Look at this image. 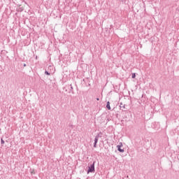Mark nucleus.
<instances>
[{"instance_id": "obj_1", "label": "nucleus", "mask_w": 179, "mask_h": 179, "mask_svg": "<svg viewBox=\"0 0 179 179\" xmlns=\"http://www.w3.org/2000/svg\"><path fill=\"white\" fill-rule=\"evenodd\" d=\"M93 171H94V162L88 166L87 174H89V173H93Z\"/></svg>"}, {"instance_id": "obj_2", "label": "nucleus", "mask_w": 179, "mask_h": 179, "mask_svg": "<svg viewBox=\"0 0 179 179\" xmlns=\"http://www.w3.org/2000/svg\"><path fill=\"white\" fill-rule=\"evenodd\" d=\"M118 152H120V153H124V149H122L121 148H122V143H120L119 145H117L116 146Z\"/></svg>"}, {"instance_id": "obj_3", "label": "nucleus", "mask_w": 179, "mask_h": 179, "mask_svg": "<svg viewBox=\"0 0 179 179\" xmlns=\"http://www.w3.org/2000/svg\"><path fill=\"white\" fill-rule=\"evenodd\" d=\"M97 142H99L98 137H95L94 143V148H97Z\"/></svg>"}, {"instance_id": "obj_4", "label": "nucleus", "mask_w": 179, "mask_h": 179, "mask_svg": "<svg viewBox=\"0 0 179 179\" xmlns=\"http://www.w3.org/2000/svg\"><path fill=\"white\" fill-rule=\"evenodd\" d=\"M106 108H108V110H111V107L110 106V101L107 102Z\"/></svg>"}, {"instance_id": "obj_5", "label": "nucleus", "mask_w": 179, "mask_h": 179, "mask_svg": "<svg viewBox=\"0 0 179 179\" xmlns=\"http://www.w3.org/2000/svg\"><path fill=\"white\" fill-rule=\"evenodd\" d=\"M45 74L50 76V75H51V73H50V72L45 71Z\"/></svg>"}, {"instance_id": "obj_6", "label": "nucleus", "mask_w": 179, "mask_h": 179, "mask_svg": "<svg viewBox=\"0 0 179 179\" xmlns=\"http://www.w3.org/2000/svg\"><path fill=\"white\" fill-rule=\"evenodd\" d=\"M136 77V75L135 74V73H132V78L135 79V78Z\"/></svg>"}, {"instance_id": "obj_7", "label": "nucleus", "mask_w": 179, "mask_h": 179, "mask_svg": "<svg viewBox=\"0 0 179 179\" xmlns=\"http://www.w3.org/2000/svg\"><path fill=\"white\" fill-rule=\"evenodd\" d=\"M1 145L5 144V141L3 138L1 139Z\"/></svg>"}, {"instance_id": "obj_8", "label": "nucleus", "mask_w": 179, "mask_h": 179, "mask_svg": "<svg viewBox=\"0 0 179 179\" xmlns=\"http://www.w3.org/2000/svg\"><path fill=\"white\" fill-rule=\"evenodd\" d=\"M100 136H100V134H98V135H96V136H95V138H97V137H98V139H99V138Z\"/></svg>"}, {"instance_id": "obj_9", "label": "nucleus", "mask_w": 179, "mask_h": 179, "mask_svg": "<svg viewBox=\"0 0 179 179\" xmlns=\"http://www.w3.org/2000/svg\"><path fill=\"white\" fill-rule=\"evenodd\" d=\"M50 68H52V66H50L48 67V69H50Z\"/></svg>"}, {"instance_id": "obj_10", "label": "nucleus", "mask_w": 179, "mask_h": 179, "mask_svg": "<svg viewBox=\"0 0 179 179\" xmlns=\"http://www.w3.org/2000/svg\"><path fill=\"white\" fill-rule=\"evenodd\" d=\"M96 100L99 101V100H100V99L97 98Z\"/></svg>"}, {"instance_id": "obj_11", "label": "nucleus", "mask_w": 179, "mask_h": 179, "mask_svg": "<svg viewBox=\"0 0 179 179\" xmlns=\"http://www.w3.org/2000/svg\"><path fill=\"white\" fill-rule=\"evenodd\" d=\"M123 108H125V105L123 106Z\"/></svg>"}, {"instance_id": "obj_12", "label": "nucleus", "mask_w": 179, "mask_h": 179, "mask_svg": "<svg viewBox=\"0 0 179 179\" xmlns=\"http://www.w3.org/2000/svg\"><path fill=\"white\" fill-rule=\"evenodd\" d=\"M36 59H37V56L36 57Z\"/></svg>"}, {"instance_id": "obj_13", "label": "nucleus", "mask_w": 179, "mask_h": 179, "mask_svg": "<svg viewBox=\"0 0 179 179\" xmlns=\"http://www.w3.org/2000/svg\"><path fill=\"white\" fill-rule=\"evenodd\" d=\"M24 66H26V64H24Z\"/></svg>"}, {"instance_id": "obj_14", "label": "nucleus", "mask_w": 179, "mask_h": 179, "mask_svg": "<svg viewBox=\"0 0 179 179\" xmlns=\"http://www.w3.org/2000/svg\"><path fill=\"white\" fill-rule=\"evenodd\" d=\"M71 89H73V87H71Z\"/></svg>"}]
</instances>
